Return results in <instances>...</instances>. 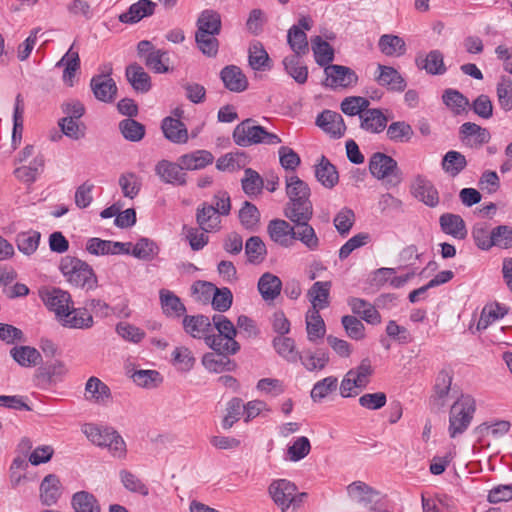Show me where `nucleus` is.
Instances as JSON below:
<instances>
[{
	"label": "nucleus",
	"mask_w": 512,
	"mask_h": 512,
	"mask_svg": "<svg viewBox=\"0 0 512 512\" xmlns=\"http://www.w3.org/2000/svg\"><path fill=\"white\" fill-rule=\"evenodd\" d=\"M126 78L133 89L140 93H147L151 89V78L142 66L137 63L126 67Z\"/></svg>",
	"instance_id": "nucleus-28"
},
{
	"label": "nucleus",
	"mask_w": 512,
	"mask_h": 512,
	"mask_svg": "<svg viewBox=\"0 0 512 512\" xmlns=\"http://www.w3.org/2000/svg\"><path fill=\"white\" fill-rule=\"evenodd\" d=\"M224 87L231 92H243L248 88V79L236 65H227L220 72Z\"/></svg>",
	"instance_id": "nucleus-16"
},
{
	"label": "nucleus",
	"mask_w": 512,
	"mask_h": 512,
	"mask_svg": "<svg viewBox=\"0 0 512 512\" xmlns=\"http://www.w3.org/2000/svg\"><path fill=\"white\" fill-rule=\"evenodd\" d=\"M181 163L161 160L155 166V173L167 184L184 186L186 184V173Z\"/></svg>",
	"instance_id": "nucleus-13"
},
{
	"label": "nucleus",
	"mask_w": 512,
	"mask_h": 512,
	"mask_svg": "<svg viewBox=\"0 0 512 512\" xmlns=\"http://www.w3.org/2000/svg\"><path fill=\"white\" fill-rule=\"evenodd\" d=\"M316 124L333 138L342 137L346 130L341 114L331 110H324L321 112L317 116Z\"/></svg>",
	"instance_id": "nucleus-14"
},
{
	"label": "nucleus",
	"mask_w": 512,
	"mask_h": 512,
	"mask_svg": "<svg viewBox=\"0 0 512 512\" xmlns=\"http://www.w3.org/2000/svg\"><path fill=\"white\" fill-rule=\"evenodd\" d=\"M492 247L500 249L512 248V227L509 225H498L493 228Z\"/></svg>",
	"instance_id": "nucleus-64"
},
{
	"label": "nucleus",
	"mask_w": 512,
	"mask_h": 512,
	"mask_svg": "<svg viewBox=\"0 0 512 512\" xmlns=\"http://www.w3.org/2000/svg\"><path fill=\"white\" fill-rule=\"evenodd\" d=\"M10 355L21 367H35L42 362L40 352L31 346H15L10 350Z\"/></svg>",
	"instance_id": "nucleus-33"
},
{
	"label": "nucleus",
	"mask_w": 512,
	"mask_h": 512,
	"mask_svg": "<svg viewBox=\"0 0 512 512\" xmlns=\"http://www.w3.org/2000/svg\"><path fill=\"white\" fill-rule=\"evenodd\" d=\"M178 161L184 170H200L210 165L214 161V156L207 150H195L181 155Z\"/></svg>",
	"instance_id": "nucleus-30"
},
{
	"label": "nucleus",
	"mask_w": 512,
	"mask_h": 512,
	"mask_svg": "<svg viewBox=\"0 0 512 512\" xmlns=\"http://www.w3.org/2000/svg\"><path fill=\"white\" fill-rule=\"evenodd\" d=\"M315 177L325 188L329 189L339 181L336 167L325 156H322L319 163L315 165Z\"/></svg>",
	"instance_id": "nucleus-36"
},
{
	"label": "nucleus",
	"mask_w": 512,
	"mask_h": 512,
	"mask_svg": "<svg viewBox=\"0 0 512 512\" xmlns=\"http://www.w3.org/2000/svg\"><path fill=\"white\" fill-rule=\"evenodd\" d=\"M459 139L464 146L477 149L490 141L491 134L476 123L465 122L459 128Z\"/></svg>",
	"instance_id": "nucleus-11"
},
{
	"label": "nucleus",
	"mask_w": 512,
	"mask_h": 512,
	"mask_svg": "<svg viewBox=\"0 0 512 512\" xmlns=\"http://www.w3.org/2000/svg\"><path fill=\"white\" fill-rule=\"evenodd\" d=\"M229 354L207 353L202 358L203 365L212 372L231 371L235 364L227 357Z\"/></svg>",
	"instance_id": "nucleus-53"
},
{
	"label": "nucleus",
	"mask_w": 512,
	"mask_h": 512,
	"mask_svg": "<svg viewBox=\"0 0 512 512\" xmlns=\"http://www.w3.org/2000/svg\"><path fill=\"white\" fill-rule=\"evenodd\" d=\"M40 296L62 326L70 329H88L93 326L92 315L87 308H74L69 292L53 287L42 291Z\"/></svg>",
	"instance_id": "nucleus-1"
},
{
	"label": "nucleus",
	"mask_w": 512,
	"mask_h": 512,
	"mask_svg": "<svg viewBox=\"0 0 512 512\" xmlns=\"http://www.w3.org/2000/svg\"><path fill=\"white\" fill-rule=\"evenodd\" d=\"M273 347L277 354L289 363L299 361L300 353L296 350L295 341L286 336H276L273 339Z\"/></svg>",
	"instance_id": "nucleus-42"
},
{
	"label": "nucleus",
	"mask_w": 512,
	"mask_h": 512,
	"mask_svg": "<svg viewBox=\"0 0 512 512\" xmlns=\"http://www.w3.org/2000/svg\"><path fill=\"white\" fill-rule=\"evenodd\" d=\"M302 55H290L283 59L284 69L298 84H304L308 78L307 66L301 64Z\"/></svg>",
	"instance_id": "nucleus-49"
},
{
	"label": "nucleus",
	"mask_w": 512,
	"mask_h": 512,
	"mask_svg": "<svg viewBox=\"0 0 512 512\" xmlns=\"http://www.w3.org/2000/svg\"><path fill=\"white\" fill-rule=\"evenodd\" d=\"M496 92L500 107L504 111L512 110V80L502 76L497 84Z\"/></svg>",
	"instance_id": "nucleus-63"
},
{
	"label": "nucleus",
	"mask_w": 512,
	"mask_h": 512,
	"mask_svg": "<svg viewBox=\"0 0 512 512\" xmlns=\"http://www.w3.org/2000/svg\"><path fill=\"white\" fill-rule=\"evenodd\" d=\"M82 432L91 443L106 448L111 456L119 459L126 457V443L114 428L89 423L82 427Z\"/></svg>",
	"instance_id": "nucleus-3"
},
{
	"label": "nucleus",
	"mask_w": 512,
	"mask_h": 512,
	"mask_svg": "<svg viewBox=\"0 0 512 512\" xmlns=\"http://www.w3.org/2000/svg\"><path fill=\"white\" fill-rule=\"evenodd\" d=\"M56 67H64L62 80L65 85L72 87L76 72L80 68V58L77 51L73 50V46L64 54V56L56 63Z\"/></svg>",
	"instance_id": "nucleus-26"
},
{
	"label": "nucleus",
	"mask_w": 512,
	"mask_h": 512,
	"mask_svg": "<svg viewBox=\"0 0 512 512\" xmlns=\"http://www.w3.org/2000/svg\"><path fill=\"white\" fill-rule=\"evenodd\" d=\"M197 31L199 34H216L221 32V16L214 10H204L197 19Z\"/></svg>",
	"instance_id": "nucleus-35"
},
{
	"label": "nucleus",
	"mask_w": 512,
	"mask_h": 512,
	"mask_svg": "<svg viewBox=\"0 0 512 512\" xmlns=\"http://www.w3.org/2000/svg\"><path fill=\"white\" fill-rule=\"evenodd\" d=\"M369 170L377 179L397 177L395 184L400 182V173L398 171L397 161L384 153L376 152L370 157Z\"/></svg>",
	"instance_id": "nucleus-10"
},
{
	"label": "nucleus",
	"mask_w": 512,
	"mask_h": 512,
	"mask_svg": "<svg viewBox=\"0 0 512 512\" xmlns=\"http://www.w3.org/2000/svg\"><path fill=\"white\" fill-rule=\"evenodd\" d=\"M157 4L151 0H139L133 3L129 9L120 14L119 20L122 23L134 24L155 12Z\"/></svg>",
	"instance_id": "nucleus-18"
},
{
	"label": "nucleus",
	"mask_w": 512,
	"mask_h": 512,
	"mask_svg": "<svg viewBox=\"0 0 512 512\" xmlns=\"http://www.w3.org/2000/svg\"><path fill=\"white\" fill-rule=\"evenodd\" d=\"M206 344L219 354H236L240 350L239 343L232 337L223 335H208L205 337Z\"/></svg>",
	"instance_id": "nucleus-41"
},
{
	"label": "nucleus",
	"mask_w": 512,
	"mask_h": 512,
	"mask_svg": "<svg viewBox=\"0 0 512 512\" xmlns=\"http://www.w3.org/2000/svg\"><path fill=\"white\" fill-rule=\"evenodd\" d=\"M287 42L294 55H305L309 51L307 35L299 26H292L288 30Z\"/></svg>",
	"instance_id": "nucleus-54"
},
{
	"label": "nucleus",
	"mask_w": 512,
	"mask_h": 512,
	"mask_svg": "<svg viewBox=\"0 0 512 512\" xmlns=\"http://www.w3.org/2000/svg\"><path fill=\"white\" fill-rule=\"evenodd\" d=\"M476 411L475 399L462 394L451 406L449 412L448 432L451 438L463 434L469 427Z\"/></svg>",
	"instance_id": "nucleus-5"
},
{
	"label": "nucleus",
	"mask_w": 512,
	"mask_h": 512,
	"mask_svg": "<svg viewBox=\"0 0 512 512\" xmlns=\"http://www.w3.org/2000/svg\"><path fill=\"white\" fill-rule=\"evenodd\" d=\"M299 360L308 371L323 370L329 363L328 352L323 349H317L315 352L305 351L300 354Z\"/></svg>",
	"instance_id": "nucleus-48"
},
{
	"label": "nucleus",
	"mask_w": 512,
	"mask_h": 512,
	"mask_svg": "<svg viewBox=\"0 0 512 512\" xmlns=\"http://www.w3.org/2000/svg\"><path fill=\"white\" fill-rule=\"evenodd\" d=\"M360 127L371 133H380L387 126V118L380 109H366L360 114Z\"/></svg>",
	"instance_id": "nucleus-37"
},
{
	"label": "nucleus",
	"mask_w": 512,
	"mask_h": 512,
	"mask_svg": "<svg viewBox=\"0 0 512 512\" xmlns=\"http://www.w3.org/2000/svg\"><path fill=\"white\" fill-rule=\"evenodd\" d=\"M331 286L330 281H317L309 288L307 297L312 303L311 309L322 310L329 306Z\"/></svg>",
	"instance_id": "nucleus-31"
},
{
	"label": "nucleus",
	"mask_w": 512,
	"mask_h": 512,
	"mask_svg": "<svg viewBox=\"0 0 512 512\" xmlns=\"http://www.w3.org/2000/svg\"><path fill=\"white\" fill-rule=\"evenodd\" d=\"M380 51L386 56H402L406 52L405 41L392 34H384L380 37L378 42Z\"/></svg>",
	"instance_id": "nucleus-44"
},
{
	"label": "nucleus",
	"mask_w": 512,
	"mask_h": 512,
	"mask_svg": "<svg viewBox=\"0 0 512 512\" xmlns=\"http://www.w3.org/2000/svg\"><path fill=\"white\" fill-rule=\"evenodd\" d=\"M379 75L376 81L380 86L389 90L402 92L406 88V81L401 74L393 67L378 65Z\"/></svg>",
	"instance_id": "nucleus-23"
},
{
	"label": "nucleus",
	"mask_w": 512,
	"mask_h": 512,
	"mask_svg": "<svg viewBox=\"0 0 512 512\" xmlns=\"http://www.w3.org/2000/svg\"><path fill=\"white\" fill-rule=\"evenodd\" d=\"M284 216L293 223L311 220L313 216V205L311 200L288 201L284 207Z\"/></svg>",
	"instance_id": "nucleus-21"
},
{
	"label": "nucleus",
	"mask_w": 512,
	"mask_h": 512,
	"mask_svg": "<svg viewBox=\"0 0 512 512\" xmlns=\"http://www.w3.org/2000/svg\"><path fill=\"white\" fill-rule=\"evenodd\" d=\"M159 299L163 313L170 318H179L186 312V307L181 299L168 289L159 291Z\"/></svg>",
	"instance_id": "nucleus-27"
},
{
	"label": "nucleus",
	"mask_w": 512,
	"mask_h": 512,
	"mask_svg": "<svg viewBox=\"0 0 512 512\" xmlns=\"http://www.w3.org/2000/svg\"><path fill=\"white\" fill-rule=\"evenodd\" d=\"M324 73L325 85L332 89L352 87L358 82L355 71L346 66L331 64L325 67Z\"/></svg>",
	"instance_id": "nucleus-9"
},
{
	"label": "nucleus",
	"mask_w": 512,
	"mask_h": 512,
	"mask_svg": "<svg viewBox=\"0 0 512 512\" xmlns=\"http://www.w3.org/2000/svg\"><path fill=\"white\" fill-rule=\"evenodd\" d=\"M444 104L459 115L469 106V100L458 90L446 89L442 95Z\"/></svg>",
	"instance_id": "nucleus-59"
},
{
	"label": "nucleus",
	"mask_w": 512,
	"mask_h": 512,
	"mask_svg": "<svg viewBox=\"0 0 512 512\" xmlns=\"http://www.w3.org/2000/svg\"><path fill=\"white\" fill-rule=\"evenodd\" d=\"M245 253L250 263L259 264L265 259L267 253L265 243L260 237L251 236L246 241Z\"/></svg>",
	"instance_id": "nucleus-57"
},
{
	"label": "nucleus",
	"mask_w": 512,
	"mask_h": 512,
	"mask_svg": "<svg viewBox=\"0 0 512 512\" xmlns=\"http://www.w3.org/2000/svg\"><path fill=\"white\" fill-rule=\"evenodd\" d=\"M415 62L419 69L425 70L430 75H443L447 71L444 55L437 49L431 50L426 55H418Z\"/></svg>",
	"instance_id": "nucleus-17"
},
{
	"label": "nucleus",
	"mask_w": 512,
	"mask_h": 512,
	"mask_svg": "<svg viewBox=\"0 0 512 512\" xmlns=\"http://www.w3.org/2000/svg\"><path fill=\"white\" fill-rule=\"evenodd\" d=\"M59 269L72 286L85 291H92L98 287L97 276L86 261L73 256H65L60 261Z\"/></svg>",
	"instance_id": "nucleus-2"
},
{
	"label": "nucleus",
	"mask_w": 512,
	"mask_h": 512,
	"mask_svg": "<svg viewBox=\"0 0 512 512\" xmlns=\"http://www.w3.org/2000/svg\"><path fill=\"white\" fill-rule=\"evenodd\" d=\"M85 397L96 404H105L111 398L110 388L98 377L91 376L85 384Z\"/></svg>",
	"instance_id": "nucleus-22"
},
{
	"label": "nucleus",
	"mask_w": 512,
	"mask_h": 512,
	"mask_svg": "<svg viewBox=\"0 0 512 512\" xmlns=\"http://www.w3.org/2000/svg\"><path fill=\"white\" fill-rule=\"evenodd\" d=\"M386 135L390 141L407 143L412 139L414 131L411 125L405 121H396L387 127Z\"/></svg>",
	"instance_id": "nucleus-55"
},
{
	"label": "nucleus",
	"mask_w": 512,
	"mask_h": 512,
	"mask_svg": "<svg viewBox=\"0 0 512 512\" xmlns=\"http://www.w3.org/2000/svg\"><path fill=\"white\" fill-rule=\"evenodd\" d=\"M239 220L243 227L248 230H254L259 224L260 212L254 204L245 201L239 210Z\"/></svg>",
	"instance_id": "nucleus-62"
},
{
	"label": "nucleus",
	"mask_w": 512,
	"mask_h": 512,
	"mask_svg": "<svg viewBox=\"0 0 512 512\" xmlns=\"http://www.w3.org/2000/svg\"><path fill=\"white\" fill-rule=\"evenodd\" d=\"M441 230L455 239L463 240L467 236V228L463 218L458 214L444 213L439 218Z\"/></svg>",
	"instance_id": "nucleus-19"
},
{
	"label": "nucleus",
	"mask_w": 512,
	"mask_h": 512,
	"mask_svg": "<svg viewBox=\"0 0 512 512\" xmlns=\"http://www.w3.org/2000/svg\"><path fill=\"white\" fill-rule=\"evenodd\" d=\"M274 503L285 512L289 507H299L306 497V493L297 494V486L287 479L274 480L268 488Z\"/></svg>",
	"instance_id": "nucleus-6"
},
{
	"label": "nucleus",
	"mask_w": 512,
	"mask_h": 512,
	"mask_svg": "<svg viewBox=\"0 0 512 512\" xmlns=\"http://www.w3.org/2000/svg\"><path fill=\"white\" fill-rule=\"evenodd\" d=\"M286 195L288 201L310 199L311 190L308 184L296 175L286 177Z\"/></svg>",
	"instance_id": "nucleus-43"
},
{
	"label": "nucleus",
	"mask_w": 512,
	"mask_h": 512,
	"mask_svg": "<svg viewBox=\"0 0 512 512\" xmlns=\"http://www.w3.org/2000/svg\"><path fill=\"white\" fill-rule=\"evenodd\" d=\"M41 239V233L36 230L20 232L16 235V246L24 255L30 256L37 250Z\"/></svg>",
	"instance_id": "nucleus-47"
},
{
	"label": "nucleus",
	"mask_w": 512,
	"mask_h": 512,
	"mask_svg": "<svg viewBox=\"0 0 512 512\" xmlns=\"http://www.w3.org/2000/svg\"><path fill=\"white\" fill-rule=\"evenodd\" d=\"M119 130L122 136L130 142L141 141L146 133L145 126L132 118L121 120L119 122Z\"/></svg>",
	"instance_id": "nucleus-52"
},
{
	"label": "nucleus",
	"mask_w": 512,
	"mask_h": 512,
	"mask_svg": "<svg viewBox=\"0 0 512 512\" xmlns=\"http://www.w3.org/2000/svg\"><path fill=\"white\" fill-rule=\"evenodd\" d=\"M248 62L256 71H263L268 66L269 55L260 42L256 41L250 45Z\"/></svg>",
	"instance_id": "nucleus-60"
},
{
	"label": "nucleus",
	"mask_w": 512,
	"mask_h": 512,
	"mask_svg": "<svg viewBox=\"0 0 512 512\" xmlns=\"http://www.w3.org/2000/svg\"><path fill=\"white\" fill-rule=\"evenodd\" d=\"M492 233L493 228H490L487 223L483 222L476 223L471 232L475 245L483 251H488L492 248Z\"/></svg>",
	"instance_id": "nucleus-61"
},
{
	"label": "nucleus",
	"mask_w": 512,
	"mask_h": 512,
	"mask_svg": "<svg viewBox=\"0 0 512 512\" xmlns=\"http://www.w3.org/2000/svg\"><path fill=\"white\" fill-rule=\"evenodd\" d=\"M234 142L241 147H248L254 144L264 143L276 145L281 143V138L264 127L257 125L252 118H247L239 123L233 131Z\"/></svg>",
	"instance_id": "nucleus-4"
},
{
	"label": "nucleus",
	"mask_w": 512,
	"mask_h": 512,
	"mask_svg": "<svg viewBox=\"0 0 512 512\" xmlns=\"http://www.w3.org/2000/svg\"><path fill=\"white\" fill-rule=\"evenodd\" d=\"M281 279L270 273L265 272L258 280L257 288L264 301H274L282 291Z\"/></svg>",
	"instance_id": "nucleus-24"
},
{
	"label": "nucleus",
	"mask_w": 512,
	"mask_h": 512,
	"mask_svg": "<svg viewBox=\"0 0 512 512\" xmlns=\"http://www.w3.org/2000/svg\"><path fill=\"white\" fill-rule=\"evenodd\" d=\"M347 492L351 499L365 506L375 502L379 496L378 491L362 481L349 484Z\"/></svg>",
	"instance_id": "nucleus-34"
},
{
	"label": "nucleus",
	"mask_w": 512,
	"mask_h": 512,
	"mask_svg": "<svg viewBox=\"0 0 512 512\" xmlns=\"http://www.w3.org/2000/svg\"><path fill=\"white\" fill-rule=\"evenodd\" d=\"M415 196L430 207H435L439 203V194L437 189L430 181L422 177H418L416 180Z\"/></svg>",
	"instance_id": "nucleus-46"
},
{
	"label": "nucleus",
	"mask_w": 512,
	"mask_h": 512,
	"mask_svg": "<svg viewBox=\"0 0 512 512\" xmlns=\"http://www.w3.org/2000/svg\"><path fill=\"white\" fill-rule=\"evenodd\" d=\"M310 220L300 221L294 223L293 243L298 240L308 250L316 251L320 246V239L317 236L315 229L309 224Z\"/></svg>",
	"instance_id": "nucleus-25"
},
{
	"label": "nucleus",
	"mask_w": 512,
	"mask_h": 512,
	"mask_svg": "<svg viewBox=\"0 0 512 512\" xmlns=\"http://www.w3.org/2000/svg\"><path fill=\"white\" fill-rule=\"evenodd\" d=\"M242 189L249 197H255L261 194L264 181L258 172L251 168L244 171V178L241 180Z\"/></svg>",
	"instance_id": "nucleus-56"
},
{
	"label": "nucleus",
	"mask_w": 512,
	"mask_h": 512,
	"mask_svg": "<svg viewBox=\"0 0 512 512\" xmlns=\"http://www.w3.org/2000/svg\"><path fill=\"white\" fill-rule=\"evenodd\" d=\"M319 311L317 309H310L306 315L307 337L311 342L323 338L326 332L325 323Z\"/></svg>",
	"instance_id": "nucleus-45"
},
{
	"label": "nucleus",
	"mask_w": 512,
	"mask_h": 512,
	"mask_svg": "<svg viewBox=\"0 0 512 512\" xmlns=\"http://www.w3.org/2000/svg\"><path fill=\"white\" fill-rule=\"evenodd\" d=\"M196 221L204 232L216 231L220 227V215L214 205L203 203L197 208Z\"/></svg>",
	"instance_id": "nucleus-29"
},
{
	"label": "nucleus",
	"mask_w": 512,
	"mask_h": 512,
	"mask_svg": "<svg viewBox=\"0 0 512 512\" xmlns=\"http://www.w3.org/2000/svg\"><path fill=\"white\" fill-rule=\"evenodd\" d=\"M71 505L75 512H101L97 498L88 491H78L72 495Z\"/></svg>",
	"instance_id": "nucleus-40"
},
{
	"label": "nucleus",
	"mask_w": 512,
	"mask_h": 512,
	"mask_svg": "<svg viewBox=\"0 0 512 512\" xmlns=\"http://www.w3.org/2000/svg\"><path fill=\"white\" fill-rule=\"evenodd\" d=\"M137 53L146 67L154 73L162 74L169 71L168 52L156 49L148 40H142L137 44Z\"/></svg>",
	"instance_id": "nucleus-7"
},
{
	"label": "nucleus",
	"mask_w": 512,
	"mask_h": 512,
	"mask_svg": "<svg viewBox=\"0 0 512 512\" xmlns=\"http://www.w3.org/2000/svg\"><path fill=\"white\" fill-rule=\"evenodd\" d=\"M466 157L456 150H449L441 161L442 170L450 177H457L467 167Z\"/></svg>",
	"instance_id": "nucleus-38"
},
{
	"label": "nucleus",
	"mask_w": 512,
	"mask_h": 512,
	"mask_svg": "<svg viewBox=\"0 0 512 512\" xmlns=\"http://www.w3.org/2000/svg\"><path fill=\"white\" fill-rule=\"evenodd\" d=\"M44 167L43 156H37L28 166H21L14 170L17 179L24 183H33L36 181Z\"/></svg>",
	"instance_id": "nucleus-50"
},
{
	"label": "nucleus",
	"mask_w": 512,
	"mask_h": 512,
	"mask_svg": "<svg viewBox=\"0 0 512 512\" xmlns=\"http://www.w3.org/2000/svg\"><path fill=\"white\" fill-rule=\"evenodd\" d=\"M270 239L283 248L293 246L294 226L283 219H273L267 225Z\"/></svg>",
	"instance_id": "nucleus-12"
},
{
	"label": "nucleus",
	"mask_w": 512,
	"mask_h": 512,
	"mask_svg": "<svg viewBox=\"0 0 512 512\" xmlns=\"http://www.w3.org/2000/svg\"><path fill=\"white\" fill-rule=\"evenodd\" d=\"M40 501L45 506L55 505L62 495V484L55 474L46 475L39 487Z\"/></svg>",
	"instance_id": "nucleus-15"
},
{
	"label": "nucleus",
	"mask_w": 512,
	"mask_h": 512,
	"mask_svg": "<svg viewBox=\"0 0 512 512\" xmlns=\"http://www.w3.org/2000/svg\"><path fill=\"white\" fill-rule=\"evenodd\" d=\"M338 386V379L335 376H328L322 380L317 381L311 390V399L319 403L326 398L330 393L335 391Z\"/></svg>",
	"instance_id": "nucleus-58"
},
{
	"label": "nucleus",
	"mask_w": 512,
	"mask_h": 512,
	"mask_svg": "<svg viewBox=\"0 0 512 512\" xmlns=\"http://www.w3.org/2000/svg\"><path fill=\"white\" fill-rule=\"evenodd\" d=\"M112 73L111 65H105L101 74L94 75L90 81L91 90L95 98L104 103H111L116 99L117 86L110 77Z\"/></svg>",
	"instance_id": "nucleus-8"
},
{
	"label": "nucleus",
	"mask_w": 512,
	"mask_h": 512,
	"mask_svg": "<svg viewBox=\"0 0 512 512\" xmlns=\"http://www.w3.org/2000/svg\"><path fill=\"white\" fill-rule=\"evenodd\" d=\"M159 253L158 245L149 238H140L134 245L132 244L131 255L143 261L154 259Z\"/></svg>",
	"instance_id": "nucleus-51"
},
{
	"label": "nucleus",
	"mask_w": 512,
	"mask_h": 512,
	"mask_svg": "<svg viewBox=\"0 0 512 512\" xmlns=\"http://www.w3.org/2000/svg\"><path fill=\"white\" fill-rule=\"evenodd\" d=\"M161 129L164 136L172 143L185 144L189 139L185 124L179 119L166 117L163 119Z\"/></svg>",
	"instance_id": "nucleus-20"
},
{
	"label": "nucleus",
	"mask_w": 512,
	"mask_h": 512,
	"mask_svg": "<svg viewBox=\"0 0 512 512\" xmlns=\"http://www.w3.org/2000/svg\"><path fill=\"white\" fill-rule=\"evenodd\" d=\"M183 328L192 337L205 339L209 335L208 332L212 330V324L207 316L186 315L183 319Z\"/></svg>",
	"instance_id": "nucleus-32"
},
{
	"label": "nucleus",
	"mask_w": 512,
	"mask_h": 512,
	"mask_svg": "<svg viewBox=\"0 0 512 512\" xmlns=\"http://www.w3.org/2000/svg\"><path fill=\"white\" fill-rule=\"evenodd\" d=\"M311 48L319 66L325 68L331 65L330 63L334 60V49L327 41L321 36H315L311 39Z\"/></svg>",
	"instance_id": "nucleus-39"
}]
</instances>
